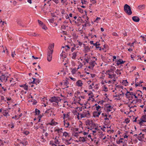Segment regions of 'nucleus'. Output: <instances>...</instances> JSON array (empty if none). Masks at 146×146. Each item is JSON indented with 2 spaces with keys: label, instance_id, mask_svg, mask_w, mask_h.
<instances>
[{
  "label": "nucleus",
  "instance_id": "nucleus-1",
  "mask_svg": "<svg viewBox=\"0 0 146 146\" xmlns=\"http://www.w3.org/2000/svg\"><path fill=\"white\" fill-rule=\"evenodd\" d=\"M54 47V44H52L48 47V49L49 50L47 52V60L49 62L51 61L52 59V54L53 52Z\"/></svg>",
  "mask_w": 146,
  "mask_h": 146
},
{
  "label": "nucleus",
  "instance_id": "nucleus-2",
  "mask_svg": "<svg viewBox=\"0 0 146 146\" xmlns=\"http://www.w3.org/2000/svg\"><path fill=\"white\" fill-rule=\"evenodd\" d=\"M74 113H77V117L79 119V115H80L81 118L86 117L87 118H89L90 116V112L88 111H86L85 110L82 113H77L76 111H75Z\"/></svg>",
  "mask_w": 146,
  "mask_h": 146
},
{
  "label": "nucleus",
  "instance_id": "nucleus-3",
  "mask_svg": "<svg viewBox=\"0 0 146 146\" xmlns=\"http://www.w3.org/2000/svg\"><path fill=\"white\" fill-rule=\"evenodd\" d=\"M124 11L128 15H130L132 14L131 7L130 6L127 4H125L124 6Z\"/></svg>",
  "mask_w": 146,
  "mask_h": 146
},
{
  "label": "nucleus",
  "instance_id": "nucleus-4",
  "mask_svg": "<svg viewBox=\"0 0 146 146\" xmlns=\"http://www.w3.org/2000/svg\"><path fill=\"white\" fill-rule=\"evenodd\" d=\"M61 101V99L59 97L54 96L51 97L49 100V101L51 103L55 102L57 104L58 102Z\"/></svg>",
  "mask_w": 146,
  "mask_h": 146
},
{
  "label": "nucleus",
  "instance_id": "nucleus-5",
  "mask_svg": "<svg viewBox=\"0 0 146 146\" xmlns=\"http://www.w3.org/2000/svg\"><path fill=\"white\" fill-rule=\"evenodd\" d=\"M134 95H135V93L129 91H127L125 94L126 97L128 98L129 100L132 99L134 97Z\"/></svg>",
  "mask_w": 146,
  "mask_h": 146
},
{
  "label": "nucleus",
  "instance_id": "nucleus-6",
  "mask_svg": "<svg viewBox=\"0 0 146 146\" xmlns=\"http://www.w3.org/2000/svg\"><path fill=\"white\" fill-rule=\"evenodd\" d=\"M106 74L109 75L108 77L112 78L115 76H116L115 74H114V72L112 70H108L106 72Z\"/></svg>",
  "mask_w": 146,
  "mask_h": 146
},
{
  "label": "nucleus",
  "instance_id": "nucleus-7",
  "mask_svg": "<svg viewBox=\"0 0 146 146\" xmlns=\"http://www.w3.org/2000/svg\"><path fill=\"white\" fill-rule=\"evenodd\" d=\"M105 109L107 112H109L112 111L113 108L109 104H107L106 105Z\"/></svg>",
  "mask_w": 146,
  "mask_h": 146
},
{
  "label": "nucleus",
  "instance_id": "nucleus-8",
  "mask_svg": "<svg viewBox=\"0 0 146 146\" xmlns=\"http://www.w3.org/2000/svg\"><path fill=\"white\" fill-rule=\"evenodd\" d=\"M88 123L89 126H90L92 129H97V128L96 127V124L92 121L88 120Z\"/></svg>",
  "mask_w": 146,
  "mask_h": 146
},
{
  "label": "nucleus",
  "instance_id": "nucleus-9",
  "mask_svg": "<svg viewBox=\"0 0 146 146\" xmlns=\"http://www.w3.org/2000/svg\"><path fill=\"white\" fill-rule=\"evenodd\" d=\"M146 122V115H143L141 117L140 121L139 123V125H141L143 122Z\"/></svg>",
  "mask_w": 146,
  "mask_h": 146
},
{
  "label": "nucleus",
  "instance_id": "nucleus-10",
  "mask_svg": "<svg viewBox=\"0 0 146 146\" xmlns=\"http://www.w3.org/2000/svg\"><path fill=\"white\" fill-rule=\"evenodd\" d=\"M136 95H137L139 98H142V96L143 93L142 92L139 90L137 91L135 93Z\"/></svg>",
  "mask_w": 146,
  "mask_h": 146
},
{
  "label": "nucleus",
  "instance_id": "nucleus-11",
  "mask_svg": "<svg viewBox=\"0 0 146 146\" xmlns=\"http://www.w3.org/2000/svg\"><path fill=\"white\" fill-rule=\"evenodd\" d=\"M100 44L99 43H98L97 42L96 43H95L94 44V46H95L96 48H97V49H98L100 50H101L102 49L103 50L104 48H101V47L99 46L100 45Z\"/></svg>",
  "mask_w": 146,
  "mask_h": 146
},
{
  "label": "nucleus",
  "instance_id": "nucleus-12",
  "mask_svg": "<svg viewBox=\"0 0 146 146\" xmlns=\"http://www.w3.org/2000/svg\"><path fill=\"white\" fill-rule=\"evenodd\" d=\"M124 142L125 141L124 140V139L123 138H120L119 140L117 141H116L117 144H118L120 143L123 144V143H124Z\"/></svg>",
  "mask_w": 146,
  "mask_h": 146
},
{
  "label": "nucleus",
  "instance_id": "nucleus-13",
  "mask_svg": "<svg viewBox=\"0 0 146 146\" xmlns=\"http://www.w3.org/2000/svg\"><path fill=\"white\" fill-rule=\"evenodd\" d=\"M133 21L135 22H138L139 21V18L137 16H133L132 17Z\"/></svg>",
  "mask_w": 146,
  "mask_h": 146
},
{
  "label": "nucleus",
  "instance_id": "nucleus-14",
  "mask_svg": "<svg viewBox=\"0 0 146 146\" xmlns=\"http://www.w3.org/2000/svg\"><path fill=\"white\" fill-rule=\"evenodd\" d=\"M33 80L32 82L33 83H35L36 85H37L39 84V82H40V80L38 79H36L34 78H33Z\"/></svg>",
  "mask_w": 146,
  "mask_h": 146
},
{
  "label": "nucleus",
  "instance_id": "nucleus-15",
  "mask_svg": "<svg viewBox=\"0 0 146 146\" xmlns=\"http://www.w3.org/2000/svg\"><path fill=\"white\" fill-rule=\"evenodd\" d=\"M101 112L100 111H95L93 113V115L94 117H98L100 114Z\"/></svg>",
  "mask_w": 146,
  "mask_h": 146
},
{
  "label": "nucleus",
  "instance_id": "nucleus-16",
  "mask_svg": "<svg viewBox=\"0 0 146 146\" xmlns=\"http://www.w3.org/2000/svg\"><path fill=\"white\" fill-rule=\"evenodd\" d=\"M89 63L90 64V65L91 66L92 68H93L96 64L95 61H90V62H89Z\"/></svg>",
  "mask_w": 146,
  "mask_h": 146
},
{
  "label": "nucleus",
  "instance_id": "nucleus-17",
  "mask_svg": "<svg viewBox=\"0 0 146 146\" xmlns=\"http://www.w3.org/2000/svg\"><path fill=\"white\" fill-rule=\"evenodd\" d=\"M84 51L85 52H89L90 51V48L88 46H84Z\"/></svg>",
  "mask_w": 146,
  "mask_h": 146
},
{
  "label": "nucleus",
  "instance_id": "nucleus-18",
  "mask_svg": "<svg viewBox=\"0 0 146 146\" xmlns=\"http://www.w3.org/2000/svg\"><path fill=\"white\" fill-rule=\"evenodd\" d=\"M125 61L122 60H121L119 59L118 60L116 64L117 65H119L120 64H123L124 63Z\"/></svg>",
  "mask_w": 146,
  "mask_h": 146
},
{
  "label": "nucleus",
  "instance_id": "nucleus-19",
  "mask_svg": "<svg viewBox=\"0 0 146 146\" xmlns=\"http://www.w3.org/2000/svg\"><path fill=\"white\" fill-rule=\"evenodd\" d=\"M129 107H130V111H133L134 112L136 111V109L134 108L136 107V106H131V107H130L129 106Z\"/></svg>",
  "mask_w": 146,
  "mask_h": 146
},
{
  "label": "nucleus",
  "instance_id": "nucleus-20",
  "mask_svg": "<svg viewBox=\"0 0 146 146\" xmlns=\"http://www.w3.org/2000/svg\"><path fill=\"white\" fill-rule=\"evenodd\" d=\"M59 137H56L54 139V142L55 144H59L60 143V142L59 141Z\"/></svg>",
  "mask_w": 146,
  "mask_h": 146
},
{
  "label": "nucleus",
  "instance_id": "nucleus-21",
  "mask_svg": "<svg viewBox=\"0 0 146 146\" xmlns=\"http://www.w3.org/2000/svg\"><path fill=\"white\" fill-rule=\"evenodd\" d=\"M76 84L78 86L81 87L82 85V83L81 80H78L76 82Z\"/></svg>",
  "mask_w": 146,
  "mask_h": 146
},
{
  "label": "nucleus",
  "instance_id": "nucleus-22",
  "mask_svg": "<svg viewBox=\"0 0 146 146\" xmlns=\"http://www.w3.org/2000/svg\"><path fill=\"white\" fill-rule=\"evenodd\" d=\"M57 123L55 122L53 120H52L50 123H49L48 124L52 125H55Z\"/></svg>",
  "mask_w": 146,
  "mask_h": 146
},
{
  "label": "nucleus",
  "instance_id": "nucleus-23",
  "mask_svg": "<svg viewBox=\"0 0 146 146\" xmlns=\"http://www.w3.org/2000/svg\"><path fill=\"white\" fill-rule=\"evenodd\" d=\"M72 58L73 59H75L77 56V53L76 52H74L72 53Z\"/></svg>",
  "mask_w": 146,
  "mask_h": 146
},
{
  "label": "nucleus",
  "instance_id": "nucleus-24",
  "mask_svg": "<svg viewBox=\"0 0 146 146\" xmlns=\"http://www.w3.org/2000/svg\"><path fill=\"white\" fill-rule=\"evenodd\" d=\"M145 5H144L139 6L138 7V9L140 10H142L144 9Z\"/></svg>",
  "mask_w": 146,
  "mask_h": 146
},
{
  "label": "nucleus",
  "instance_id": "nucleus-25",
  "mask_svg": "<svg viewBox=\"0 0 146 146\" xmlns=\"http://www.w3.org/2000/svg\"><path fill=\"white\" fill-rule=\"evenodd\" d=\"M62 48H64L66 51H67L68 50V49L70 48L69 46L68 45H66L65 46H62Z\"/></svg>",
  "mask_w": 146,
  "mask_h": 146
},
{
  "label": "nucleus",
  "instance_id": "nucleus-26",
  "mask_svg": "<svg viewBox=\"0 0 146 146\" xmlns=\"http://www.w3.org/2000/svg\"><path fill=\"white\" fill-rule=\"evenodd\" d=\"M64 125L66 127H69V123L68 122H66L65 121H64Z\"/></svg>",
  "mask_w": 146,
  "mask_h": 146
},
{
  "label": "nucleus",
  "instance_id": "nucleus-27",
  "mask_svg": "<svg viewBox=\"0 0 146 146\" xmlns=\"http://www.w3.org/2000/svg\"><path fill=\"white\" fill-rule=\"evenodd\" d=\"M21 87H23L24 88V90H27L28 89V86H27L25 84V85H23L20 86Z\"/></svg>",
  "mask_w": 146,
  "mask_h": 146
},
{
  "label": "nucleus",
  "instance_id": "nucleus-28",
  "mask_svg": "<svg viewBox=\"0 0 146 146\" xmlns=\"http://www.w3.org/2000/svg\"><path fill=\"white\" fill-rule=\"evenodd\" d=\"M79 141H82V142H85L86 140L85 138L84 137H80L79 138Z\"/></svg>",
  "mask_w": 146,
  "mask_h": 146
},
{
  "label": "nucleus",
  "instance_id": "nucleus-29",
  "mask_svg": "<svg viewBox=\"0 0 146 146\" xmlns=\"http://www.w3.org/2000/svg\"><path fill=\"white\" fill-rule=\"evenodd\" d=\"M63 135L65 137H69V134L66 131L63 133Z\"/></svg>",
  "mask_w": 146,
  "mask_h": 146
},
{
  "label": "nucleus",
  "instance_id": "nucleus-30",
  "mask_svg": "<svg viewBox=\"0 0 146 146\" xmlns=\"http://www.w3.org/2000/svg\"><path fill=\"white\" fill-rule=\"evenodd\" d=\"M144 135V134H143L142 135V136H141V135H139L138 136L137 138L138 139L139 141H141L142 139V138H143V136Z\"/></svg>",
  "mask_w": 146,
  "mask_h": 146
},
{
  "label": "nucleus",
  "instance_id": "nucleus-31",
  "mask_svg": "<svg viewBox=\"0 0 146 146\" xmlns=\"http://www.w3.org/2000/svg\"><path fill=\"white\" fill-rule=\"evenodd\" d=\"M101 107L100 106L98 105L96 107V110L98 111H100L101 110Z\"/></svg>",
  "mask_w": 146,
  "mask_h": 146
},
{
  "label": "nucleus",
  "instance_id": "nucleus-32",
  "mask_svg": "<svg viewBox=\"0 0 146 146\" xmlns=\"http://www.w3.org/2000/svg\"><path fill=\"white\" fill-rule=\"evenodd\" d=\"M71 138H70V139L69 140H66V143L67 145H69L71 144L69 142V141L71 140Z\"/></svg>",
  "mask_w": 146,
  "mask_h": 146
},
{
  "label": "nucleus",
  "instance_id": "nucleus-33",
  "mask_svg": "<svg viewBox=\"0 0 146 146\" xmlns=\"http://www.w3.org/2000/svg\"><path fill=\"white\" fill-rule=\"evenodd\" d=\"M122 83L123 84H124L125 86H126L127 85L128 82L127 80H124L122 82Z\"/></svg>",
  "mask_w": 146,
  "mask_h": 146
},
{
  "label": "nucleus",
  "instance_id": "nucleus-34",
  "mask_svg": "<svg viewBox=\"0 0 146 146\" xmlns=\"http://www.w3.org/2000/svg\"><path fill=\"white\" fill-rule=\"evenodd\" d=\"M40 111L39 110L36 109L35 110V113L36 115H38L39 114Z\"/></svg>",
  "mask_w": 146,
  "mask_h": 146
},
{
  "label": "nucleus",
  "instance_id": "nucleus-35",
  "mask_svg": "<svg viewBox=\"0 0 146 146\" xmlns=\"http://www.w3.org/2000/svg\"><path fill=\"white\" fill-rule=\"evenodd\" d=\"M94 83H93L91 85H90L89 86V88L90 89H92L94 87Z\"/></svg>",
  "mask_w": 146,
  "mask_h": 146
},
{
  "label": "nucleus",
  "instance_id": "nucleus-36",
  "mask_svg": "<svg viewBox=\"0 0 146 146\" xmlns=\"http://www.w3.org/2000/svg\"><path fill=\"white\" fill-rule=\"evenodd\" d=\"M38 126V128L42 129H43V128H44V127L43 126L42 124H39Z\"/></svg>",
  "mask_w": 146,
  "mask_h": 146
},
{
  "label": "nucleus",
  "instance_id": "nucleus-37",
  "mask_svg": "<svg viewBox=\"0 0 146 146\" xmlns=\"http://www.w3.org/2000/svg\"><path fill=\"white\" fill-rule=\"evenodd\" d=\"M5 77L4 75H2L0 76V79L2 81V80L5 79Z\"/></svg>",
  "mask_w": 146,
  "mask_h": 146
},
{
  "label": "nucleus",
  "instance_id": "nucleus-38",
  "mask_svg": "<svg viewBox=\"0 0 146 146\" xmlns=\"http://www.w3.org/2000/svg\"><path fill=\"white\" fill-rule=\"evenodd\" d=\"M119 95L120 97H123L124 95V93L122 92V90H121Z\"/></svg>",
  "mask_w": 146,
  "mask_h": 146
},
{
  "label": "nucleus",
  "instance_id": "nucleus-39",
  "mask_svg": "<svg viewBox=\"0 0 146 146\" xmlns=\"http://www.w3.org/2000/svg\"><path fill=\"white\" fill-rule=\"evenodd\" d=\"M41 27L44 30H46L47 29V27L45 25L43 24Z\"/></svg>",
  "mask_w": 146,
  "mask_h": 146
},
{
  "label": "nucleus",
  "instance_id": "nucleus-40",
  "mask_svg": "<svg viewBox=\"0 0 146 146\" xmlns=\"http://www.w3.org/2000/svg\"><path fill=\"white\" fill-rule=\"evenodd\" d=\"M48 21L50 23H53L54 22V19L53 18L49 19Z\"/></svg>",
  "mask_w": 146,
  "mask_h": 146
},
{
  "label": "nucleus",
  "instance_id": "nucleus-41",
  "mask_svg": "<svg viewBox=\"0 0 146 146\" xmlns=\"http://www.w3.org/2000/svg\"><path fill=\"white\" fill-rule=\"evenodd\" d=\"M115 72L117 74H121V72H120V70H117L115 71Z\"/></svg>",
  "mask_w": 146,
  "mask_h": 146
},
{
  "label": "nucleus",
  "instance_id": "nucleus-42",
  "mask_svg": "<svg viewBox=\"0 0 146 146\" xmlns=\"http://www.w3.org/2000/svg\"><path fill=\"white\" fill-rule=\"evenodd\" d=\"M50 145L52 146L55 145L54 142V141H50Z\"/></svg>",
  "mask_w": 146,
  "mask_h": 146
},
{
  "label": "nucleus",
  "instance_id": "nucleus-43",
  "mask_svg": "<svg viewBox=\"0 0 146 146\" xmlns=\"http://www.w3.org/2000/svg\"><path fill=\"white\" fill-rule=\"evenodd\" d=\"M3 115L5 116H7L8 113V112H6V110L5 111L3 112Z\"/></svg>",
  "mask_w": 146,
  "mask_h": 146
},
{
  "label": "nucleus",
  "instance_id": "nucleus-44",
  "mask_svg": "<svg viewBox=\"0 0 146 146\" xmlns=\"http://www.w3.org/2000/svg\"><path fill=\"white\" fill-rule=\"evenodd\" d=\"M30 35L33 36H38V35L37 34H36L35 33H34L33 34H32Z\"/></svg>",
  "mask_w": 146,
  "mask_h": 146
},
{
  "label": "nucleus",
  "instance_id": "nucleus-45",
  "mask_svg": "<svg viewBox=\"0 0 146 146\" xmlns=\"http://www.w3.org/2000/svg\"><path fill=\"white\" fill-rule=\"evenodd\" d=\"M38 23L41 26L43 24V23L41 21H40L39 20H38Z\"/></svg>",
  "mask_w": 146,
  "mask_h": 146
},
{
  "label": "nucleus",
  "instance_id": "nucleus-46",
  "mask_svg": "<svg viewBox=\"0 0 146 146\" xmlns=\"http://www.w3.org/2000/svg\"><path fill=\"white\" fill-rule=\"evenodd\" d=\"M76 69H73L72 70L71 72L72 73V74H74L76 73Z\"/></svg>",
  "mask_w": 146,
  "mask_h": 146
},
{
  "label": "nucleus",
  "instance_id": "nucleus-47",
  "mask_svg": "<svg viewBox=\"0 0 146 146\" xmlns=\"http://www.w3.org/2000/svg\"><path fill=\"white\" fill-rule=\"evenodd\" d=\"M31 102H33V104L34 105L36 104L37 103V102L36 100H33L31 101Z\"/></svg>",
  "mask_w": 146,
  "mask_h": 146
},
{
  "label": "nucleus",
  "instance_id": "nucleus-48",
  "mask_svg": "<svg viewBox=\"0 0 146 146\" xmlns=\"http://www.w3.org/2000/svg\"><path fill=\"white\" fill-rule=\"evenodd\" d=\"M135 85L136 87H137L138 86H141L142 85H141L139 83H138V82H137L135 84Z\"/></svg>",
  "mask_w": 146,
  "mask_h": 146
},
{
  "label": "nucleus",
  "instance_id": "nucleus-49",
  "mask_svg": "<svg viewBox=\"0 0 146 146\" xmlns=\"http://www.w3.org/2000/svg\"><path fill=\"white\" fill-rule=\"evenodd\" d=\"M78 11H79L80 12V13H83V10L82 9H81V8H78Z\"/></svg>",
  "mask_w": 146,
  "mask_h": 146
},
{
  "label": "nucleus",
  "instance_id": "nucleus-50",
  "mask_svg": "<svg viewBox=\"0 0 146 146\" xmlns=\"http://www.w3.org/2000/svg\"><path fill=\"white\" fill-rule=\"evenodd\" d=\"M24 133L26 135H27L29 134V131H25L24 132Z\"/></svg>",
  "mask_w": 146,
  "mask_h": 146
},
{
  "label": "nucleus",
  "instance_id": "nucleus-51",
  "mask_svg": "<svg viewBox=\"0 0 146 146\" xmlns=\"http://www.w3.org/2000/svg\"><path fill=\"white\" fill-rule=\"evenodd\" d=\"M78 43V45H79L80 46H81L83 44V43L82 42L79 41L78 40L77 41Z\"/></svg>",
  "mask_w": 146,
  "mask_h": 146
},
{
  "label": "nucleus",
  "instance_id": "nucleus-52",
  "mask_svg": "<svg viewBox=\"0 0 146 146\" xmlns=\"http://www.w3.org/2000/svg\"><path fill=\"white\" fill-rule=\"evenodd\" d=\"M63 115L64 117L67 118L68 116V114H64Z\"/></svg>",
  "mask_w": 146,
  "mask_h": 146
},
{
  "label": "nucleus",
  "instance_id": "nucleus-53",
  "mask_svg": "<svg viewBox=\"0 0 146 146\" xmlns=\"http://www.w3.org/2000/svg\"><path fill=\"white\" fill-rule=\"evenodd\" d=\"M65 18L66 19H68L69 18V17L68 16V15L67 14H66L65 16Z\"/></svg>",
  "mask_w": 146,
  "mask_h": 146
},
{
  "label": "nucleus",
  "instance_id": "nucleus-54",
  "mask_svg": "<svg viewBox=\"0 0 146 146\" xmlns=\"http://www.w3.org/2000/svg\"><path fill=\"white\" fill-rule=\"evenodd\" d=\"M113 35L114 36H118V35L116 33L114 32L113 33Z\"/></svg>",
  "mask_w": 146,
  "mask_h": 146
},
{
  "label": "nucleus",
  "instance_id": "nucleus-55",
  "mask_svg": "<svg viewBox=\"0 0 146 146\" xmlns=\"http://www.w3.org/2000/svg\"><path fill=\"white\" fill-rule=\"evenodd\" d=\"M69 78L70 79L73 81H75L76 80V79L75 78H72V77H70Z\"/></svg>",
  "mask_w": 146,
  "mask_h": 146
},
{
  "label": "nucleus",
  "instance_id": "nucleus-56",
  "mask_svg": "<svg viewBox=\"0 0 146 146\" xmlns=\"http://www.w3.org/2000/svg\"><path fill=\"white\" fill-rule=\"evenodd\" d=\"M85 61H86V62L87 63H89L90 62H89V59L88 58L87 59H85Z\"/></svg>",
  "mask_w": 146,
  "mask_h": 146
},
{
  "label": "nucleus",
  "instance_id": "nucleus-57",
  "mask_svg": "<svg viewBox=\"0 0 146 146\" xmlns=\"http://www.w3.org/2000/svg\"><path fill=\"white\" fill-rule=\"evenodd\" d=\"M14 55H15V52L14 51V52H13L12 53V54H11L12 56L13 57H14Z\"/></svg>",
  "mask_w": 146,
  "mask_h": 146
},
{
  "label": "nucleus",
  "instance_id": "nucleus-58",
  "mask_svg": "<svg viewBox=\"0 0 146 146\" xmlns=\"http://www.w3.org/2000/svg\"><path fill=\"white\" fill-rule=\"evenodd\" d=\"M108 116L107 115V114H105V117H106L104 119L105 120H109L108 118L107 117H108Z\"/></svg>",
  "mask_w": 146,
  "mask_h": 146
},
{
  "label": "nucleus",
  "instance_id": "nucleus-59",
  "mask_svg": "<svg viewBox=\"0 0 146 146\" xmlns=\"http://www.w3.org/2000/svg\"><path fill=\"white\" fill-rule=\"evenodd\" d=\"M55 131H57L58 133L60 132V129H56L55 130Z\"/></svg>",
  "mask_w": 146,
  "mask_h": 146
},
{
  "label": "nucleus",
  "instance_id": "nucleus-60",
  "mask_svg": "<svg viewBox=\"0 0 146 146\" xmlns=\"http://www.w3.org/2000/svg\"><path fill=\"white\" fill-rule=\"evenodd\" d=\"M92 2L93 3H96V0H92Z\"/></svg>",
  "mask_w": 146,
  "mask_h": 146
},
{
  "label": "nucleus",
  "instance_id": "nucleus-61",
  "mask_svg": "<svg viewBox=\"0 0 146 146\" xmlns=\"http://www.w3.org/2000/svg\"><path fill=\"white\" fill-rule=\"evenodd\" d=\"M134 97H135V98L136 99H137L138 98H139L138 97L137 95H136V94H135V95H134Z\"/></svg>",
  "mask_w": 146,
  "mask_h": 146
},
{
  "label": "nucleus",
  "instance_id": "nucleus-62",
  "mask_svg": "<svg viewBox=\"0 0 146 146\" xmlns=\"http://www.w3.org/2000/svg\"><path fill=\"white\" fill-rule=\"evenodd\" d=\"M123 35H124V36H127V32L125 31L123 33Z\"/></svg>",
  "mask_w": 146,
  "mask_h": 146
},
{
  "label": "nucleus",
  "instance_id": "nucleus-63",
  "mask_svg": "<svg viewBox=\"0 0 146 146\" xmlns=\"http://www.w3.org/2000/svg\"><path fill=\"white\" fill-rule=\"evenodd\" d=\"M100 19V18L99 17H97L96 18V19L95 20V21L96 22L98 20Z\"/></svg>",
  "mask_w": 146,
  "mask_h": 146
},
{
  "label": "nucleus",
  "instance_id": "nucleus-64",
  "mask_svg": "<svg viewBox=\"0 0 146 146\" xmlns=\"http://www.w3.org/2000/svg\"><path fill=\"white\" fill-rule=\"evenodd\" d=\"M123 137L124 138H127L128 137V136L125 134L124 135H123Z\"/></svg>",
  "mask_w": 146,
  "mask_h": 146
}]
</instances>
